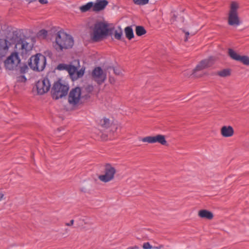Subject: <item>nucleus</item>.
Wrapping results in <instances>:
<instances>
[{
  "label": "nucleus",
  "instance_id": "obj_1",
  "mask_svg": "<svg viewBox=\"0 0 249 249\" xmlns=\"http://www.w3.org/2000/svg\"><path fill=\"white\" fill-rule=\"evenodd\" d=\"M73 44L74 41L71 36L60 31L56 34L53 47L57 51L60 52L72 48Z\"/></svg>",
  "mask_w": 249,
  "mask_h": 249
},
{
  "label": "nucleus",
  "instance_id": "obj_2",
  "mask_svg": "<svg viewBox=\"0 0 249 249\" xmlns=\"http://www.w3.org/2000/svg\"><path fill=\"white\" fill-rule=\"evenodd\" d=\"M13 37H14V43L15 48L17 51H18V54L24 56L27 54L33 49V45L28 43L24 39L19 38L17 35L13 34Z\"/></svg>",
  "mask_w": 249,
  "mask_h": 249
},
{
  "label": "nucleus",
  "instance_id": "obj_3",
  "mask_svg": "<svg viewBox=\"0 0 249 249\" xmlns=\"http://www.w3.org/2000/svg\"><path fill=\"white\" fill-rule=\"evenodd\" d=\"M28 64L32 70L42 71L46 65V58L41 53H37L30 57Z\"/></svg>",
  "mask_w": 249,
  "mask_h": 249
},
{
  "label": "nucleus",
  "instance_id": "obj_4",
  "mask_svg": "<svg viewBox=\"0 0 249 249\" xmlns=\"http://www.w3.org/2000/svg\"><path fill=\"white\" fill-rule=\"evenodd\" d=\"M69 87L68 85L62 83L60 80L54 83L51 89L53 98L58 100L66 96L68 92Z\"/></svg>",
  "mask_w": 249,
  "mask_h": 249
},
{
  "label": "nucleus",
  "instance_id": "obj_5",
  "mask_svg": "<svg viewBox=\"0 0 249 249\" xmlns=\"http://www.w3.org/2000/svg\"><path fill=\"white\" fill-rule=\"evenodd\" d=\"M108 25L102 22H99L94 25L92 39L94 41H99L107 36L109 33Z\"/></svg>",
  "mask_w": 249,
  "mask_h": 249
},
{
  "label": "nucleus",
  "instance_id": "obj_6",
  "mask_svg": "<svg viewBox=\"0 0 249 249\" xmlns=\"http://www.w3.org/2000/svg\"><path fill=\"white\" fill-rule=\"evenodd\" d=\"M21 60L18 52H12L4 61V65L7 71H17Z\"/></svg>",
  "mask_w": 249,
  "mask_h": 249
},
{
  "label": "nucleus",
  "instance_id": "obj_7",
  "mask_svg": "<svg viewBox=\"0 0 249 249\" xmlns=\"http://www.w3.org/2000/svg\"><path fill=\"white\" fill-rule=\"evenodd\" d=\"M238 4L232 2L231 5L228 15V24L231 26H237L240 24V18L238 15Z\"/></svg>",
  "mask_w": 249,
  "mask_h": 249
},
{
  "label": "nucleus",
  "instance_id": "obj_8",
  "mask_svg": "<svg viewBox=\"0 0 249 249\" xmlns=\"http://www.w3.org/2000/svg\"><path fill=\"white\" fill-rule=\"evenodd\" d=\"M116 172L115 168L110 164L107 163L105 166L104 174L100 175L98 178L104 182H108L114 178Z\"/></svg>",
  "mask_w": 249,
  "mask_h": 249
},
{
  "label": "nucleus",
  "instance_id": "obj_9",
  "mask_svg": "<svg viewBox=\"0 0 249 249\" xmlns=\"http://www.w3.org/2000/svg\"><path fill=\"white\" fill-rule=\"evenodd\" d=\"M14 37L0 38V59L6 56L10 46L14 43Z\"/></svg>",
  "mask_w": 249,
  "mask_h": 249
},
{
  "label": "nucleus",
  "instance_id": "obj_10",
  "mask_svg": "<svg viewBox=\"0 0 249 249\" xmlns=\"http://www.w3.org/2000/svg\"><path fill=\"white\" fill-rule=\"evenodd\" d=\"M77 62V66H73L69 64L67 71L68 72L71 77L73 79H77L79 78L82 77L85 73V68H82L80 70L78 71V69L80 67L79 61L78 60H75Z\"/></svg>",
  "mask_w": 249,
  "mask_h": 249
},
{
  "label": "nucleus",
  "instance_id": "obj_11",
  "mask_svg": "<svg viewBox=\"0 0 249 249\" xmlns=\"http://www.w3.org/2000/svg\"><path fill=\"white\" fill-rule=\"evenodd\" d=\"M37 93L43 95L49 91L51 83L47 77H44L39 80L36 84Z\"/></svg>",
  "mask_w": 249,
  "mask_h": 249
},
{
  "label": "nucleus",
  "instance_id": "obj_12",
  "mask_svg": "<svg viewBox=\"0 0 249 249\" xmlns=\"http://www.w3.org/2000/svg\"><path fill=\"white\" fill-rule=\"evenodd\" d=\"M81 97V90L79 87L72 89L68 96V102L72 106L78 104Z\"/></svg>",
  "mask_w": 249,
  "mask_h": 249
},
{
  "label": "nucleus",
  "instance_id": "obj_13",
  "mask_svg": "<svg viewBox=\"0 0 249 249\" xmlns=\"http://www.w3.org/2000/svg\"><path fill=\"white\" fill-rule=\"evenodd\" d=\"M92 79L99 85H101L107 78L106 73H105L100 67H95L91 73Z\"/></svg>",
  "mask_w": 249,
  "mask_h": 249
},
{
  "label": "nucleus",
  "instance_id": "obj_14",
  "mask_svg": "<svg viewBox=\"0 0 249 249\" xmlns=\"http://www.w3.org/2000/svg\"><path fill=\"white\" fill-rule=\"evenodd\" d=\"M142 141L144 142H148L149 143L158 142L163 145H166L167 143L164 136L160 134L155 136H147L144 137L142 139Z\"/></svg>",
  "mask_w": 249,
  "mask_h": 249
},
{
  "label": "nucleus",
  "instance_id": "obj_15",
  "mask_svg": "<svg viewBox=\"0 0 249 249\" xmlns=\"http://www.w3.org/2000/svg\"><path fill=\"white\" fill-rule=\"evenodd\" d=\"M215 61V58L213 56L209 57L208 59L202 60L194 70V73L197 71H201L204 69L212 66Z\"/></svg>",
  "mask_w": 249,
  "mask_h": 249
},
{
  "label": "nucleus",
  "instance_id": "obj_16",
  "mask_svg": "<svg viewBox=\"0 0 249 249\" xmlns=\"http://www.w3.org/2000/svg\"><path fill=\"white\" fill-rule=\"evenodd\" d=\"M108 3L107 0H96V2L93 3V12H99L103 10Z\"/></svg>",
  "mask_w": 249,
  "mask_h": 249
},
{
  "label": "nucleus",
  "instance_id": "obj_17",
  "mask_svg": "<svg viewBox=\"0 0 249 249\" xmlns=\"http://www.w3.org/2000/svg\"><path fill=\"white\" fill-rule=\"evenodd\" d=\"M221 134L224 137H230L233 135L234 130L230 125H224L221 128Z\"/></svg>",
  "mask_w": 249,
  "mask_h": 249
},
{
  "label": "nucleus",
  "instance_id": "obj_18",
  "mask_svg": "<svg viewBox=\"0 0 249 249\" xmlns=\"http://www.w3.org/2000/svg\"><path fill=\"white\" fill-rule=\"evenodd\" d=\"M198 215L200 218L208 220H211L213 217V213L207 210H201L199 211Z\"/></svg>",
  "mask_w": 249,
  "mask_h": 249
},
{
  "label": "nucleus",
  "instance_id": "obj_19",
  "mask_svg": "<svg viewBox=\"0 0 249 249\" xmlns=\"http://www.w3.org/2000/svg\"><path fill=\"white\" fill-rule=\"evenodd\" d=\"M93 11V2H89L85 5H82L79 7V9L82 13L86 12L89 11L90 9Z\"/></svg>",
  "mask_w": 249,
  "mask_h": 249
},
{
  "label": "nucleus",
  "instance_id": "obj_20",
  "mask_svg": "<svg viewBox=\"0 0 249 249\" xmlns=\"http://www.w3.org/2000/svg\"><path fill=\"white\" fill-rule=\"evenodd\" d=\"M228 54L232 59L238 61L241 57V55L238 54L233 49L230 48L228 49Z\"/></svg>",
  "mask_w": 249,
  "mask_h": 249
},
{
  "label": "nucleus",
  "instance_id": "obj_21",
  "mask_svg": "<svg viewBox=\"0 0 249 249\" xmlns=\"http://www.w3.org/2000/svg\"><path fill=\"white\" fill-rule=\"evenodd\" d=\"M126 37L130 40L134 37V34L131 26H127L124 29Z\"/></svg>",
  "mask_w": 249,
  "mask_h": 249
},
{
  "label": "nucleus",
  "instance_id": "obj_22",
  "mask_svg": "<svg viewBox=\"0 0 249 249\" xmlns=\"http://www.w3.org/2000/svg\"><path fill=\"white\" fill-rule=\"evenodd\" d=\"M28 70V67L27 65L26 64H21L20 62L18 70L16 71H18L20 74H24L27 72Z\"/></svg>",
  "mask_w": 249,
  "mask_h": 249
},
{
  "label": "nucleus",
  "instance_id": "obj_23",
  "mask_svg": "<svg viewBox=\"0 0 249 249\" xmlns=\"http://www.w3.org/2000/svg\"><path fill=\"white\" fill-rule=\"evenodd\" d=\"M99 124L104 128H107L110 126V120L106 118L100 120Z\"/></svg>",
  "mask_w": 249,
  "mask_h": 249
},
{
  "label": "nucleus",
  "instance_id": "obj_24",
  "mask_svg": "<svg viewBox=\"0 0 249 249\" xmlns=\"http://www.w3.org/2000/svg\"><path fill=\"white\" fill-rule=\"evenodd\" d=\"M146 33L143 27L138 26L136 28V34L138 36H141Z\"/></svg>",
  "mask_w": 249,
  "mask_h": 249
},
{
  "label": "nucleus",
  "instance_id": "obj_25",
  "mask_svg": "<svg viewBox=\"0 0 249 249\" xmlns=\"http://www.w3.org/2000/svg\"><path fill=\"white\" fill-rule=\"evenodd\" d=\"M217 74L221 77H226L231 74V71L229 69H224L218 71Z\"/></svg>",
  "mask_w": 249,
  "mask_h": 249
},
{
  "label": "nucleus",
  "instance_id": "obj_26",
  "mask_svg": "<svg viewBox=\"0 0 249 249\" xmlns=\"http://www.w3.org/2000/svg\"><path fill=\"white\" fill-rule=\"evenodd\" d=\"M119 30H116L114 32V36L115 39L117 40H121L123 36V31L120 27Z\"/></svg>",
  "mask_w": 249,
  "mask_h": 249
},
{
  "label": "nucleus",
  "instance_id": "obj_27",
  "mask_svg": "<svg viewBox=\"0 0 249 249\" xmlns=\"http://www.w3.org/2000/svg\"><path fill=\"white\" fill-rule=\"evenodd\" d=\"M238 61L242 62L245 65H249V57L246 55L241 56Z\"/></svg>",
  "mask_w": 249,
  "mask_h": 249
},
{
  "label": "nucleus",
  "instance_id": "obj_28",
  "mask_svg": "<svg viewBox=\"0 0 249 249\" xmlns=\"http://www.w3.org/2000/svg\"><path fill=\"white\" fill-rule=\"evenodd\" d=\"M69 64L64 63L59 64L57 66V70L59 71H67Z\"/></svg>",
  "mask_w": 249,
  "mask_h": 249
},
{
  "label": "nucleus",
  "instance_id": "obj_29",
  "mask_svg": "<svg viewBox=\"0 0 249 249\" xmlns=\"http://www.w3.org/2000/svg\"><path fill=\"white\" fill-rule=\"evenodd\" d=\"M149 0H133L134 4L138 5H144L147 4Z\"/></svg>",
  "mask_w": 249,
  "mask_h": 249
},
{
  "label": "nucleus",
  "instance_id": "obj_30",
  "mask_svg": "<svg viewBox=\"0 0 249 249\" xmlns=\"http://www.w3.org/2000/svg\"><path fill=\"white\" fill-rule=\"evenodd\" d=\"M94 89V87L92 85H88L85 88V90L88 94L91 93Z\"/></svg>",
  "mask_w": 249,
  "mask_h": 249
},
{
  "label": "nucleus",
  "instance_id": "obj_31",
  "mask_svg": "<svg viewBox=\"0 0 249 249\" xmlns=\"http://www.w3.org/2000/svg\"><path fill=\"white\" fill-rule=\"evenodd\" d=\"M38 34L39 36H42L43 38H45L47 36L48 32L46 30L42 29L38 32Z\"/></svg>",
  "mask_w": 249,
  "mask_h": 249
},
{
  "label": "nucleus",
  "instance_id": "obj_32",
  "mask_svg": "<svg viewBox=\"0 0 249 249\" xmlns=\"http://www.w3.org/2000/svg\"><path fill=\"white\" fill-rule=\"evenodd\" d=\"M144 249H153V247L150 245L149 242L144 243L142 246Z\"/></svg>",
  "mask_w": 249,
  "mask_h": 249
},
{
  "label": "nucleus",
  "instance_id": "obj_33",
  "mask_svg": "<svg viewBox=\"0 0 249 249\" xmlns=\"http://www.w3.org/2000/svg\"><path fill=\"white\" fill-rule=\"evenodd\" d=\"M18 81H21V82H25L26 81V78L25 76L22 75L18 77Z\"/></svg>",
  "mask_w": 249,
  "mask_h": 249
},
{
  "label": "nucleus",
  "instance_id": "obj_34",
  "mask_svg": "<svg viewBox=\"0 0 249 249\" xmlns=\"http://www.w3.org/2000/svg\"><path fill=\"white\" fill-rule=\"evenodd\" d=\"M113 71H114V72L116 74V75H120L121 74V71L118 70V69H113Z\"/></svg>",
  "mask_w": 249,
  "mask_h": 249
},
{
  "label": "nucleus",
  "instance_id": "obj_35",
  "mask_svg": "<svg viewBox=\"0 0 249 249\" xmlns=\"http://www.w3.org/2000/svg\"><path fill=\"white\" fill-rule=\"evenodd\" d=\"M74 223V220L72 219L70 221V223H66V225L67 226H72Z\"/></svg>",
  "mask_w": 249,
  "mask_h": 249
},
{
  "label": "nucleus",
  "instance_id": "obj_36",
  "mask_svg": "<svg viewBox=\"0 0 249 249\" xmlns=\"http://www.w3.org/2000/svg\"><path fill=\"white\" fill-rule=\"evenodd\" d=\"M163 247V246L162 245H160L159 246L157 247H153V249H160Z\"/></svg>",
  "mask_w": 249,
  "mask_h": 249
},
{
  "label": "nucleus",
  "instance_id": "obj_37",
  "mask_svg": "<svg viewBox=\"0 0 249 249\" xmlns=\"http://www.w3.org/2000/svg\"><path fill=\"white\" fill-rule=\"evenodd\" d=\"M39 2L41 4H46L48 3L47 0H39Z\"/></svg>",
  "mask_w": 249,
  "mask_h": 249
},
{
  "label": "nucleus",
  "instance_id": "obj_38",
  "mask_svg": "<svg viewBox=\"0 0 249 249\" xmlns=\"http://www.w3.org/2000/svg\"><path fill=\"white\" fill-rule=\"evenodd\" d=\"M186 38L184 39L185 41H187L188 40V36L189 35V33L188 32H185Z\"/></svg>",
  "mask_w": 249,
  "mask_h": 249
},
{
  "label": "nucleus",
  "instance_id": "obj_39",
  "mask_svg": "<svg viewBox=\"0 0 249 249\" xmlns=\"http://www.w3.org/2000/svg\"><path fill=\"white\" fill-rule=\"evenodd\" d=\"M4 196V195L3 194L0 193V201L3 199Z\"/></svg>",
  "mask_w": 249,
  "mask_h": 249
},
{
  "label": "nucleus",
  "instance_id": "obj_40",
  "mask_svg": "<svg viewBox=\"0 0 249 249\" xmlns=\"http://www.w3.org/2000/svg\"><path fill=\"white\" fill-rule=\"evenodd\" d=\"M127 249H139V248L137 246H134L133 247H129Z\"/></svg>",
  "mask_w": 249,
  "mask_h": 249
},
{
  "label": "nucleus",
  "instance_id": "obj_41",
  "mask_svg": "<svg viewBox=\"0 0 249 249\" xmlns=\"http://www.w3.org/2000/svg\"><path fill=\"white\" fill-rule=\"evenodd\" d=\"M85 96H86V98H88L89 97V95L87 96V95H86Z\"/></svg>",
  "mask_w": 249,
  "mask_h": 249
}]
</instances>
